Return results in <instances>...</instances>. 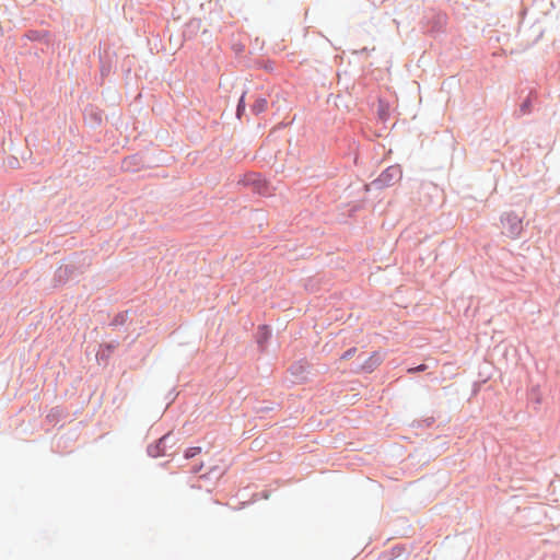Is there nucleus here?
<instances>
[{"mask_svg": "<svg viewBox=\"0 0 560 560\" xmlns=\"http://www.w3.org/2000/svg\"><path fill=\"white\" fill-rule=\"evenodd\" d=\"M523 230L522 220L514 213L502 218V232L510 238H516Z\"/></svg>", "mask_w": 560, "mask_h": 560, "instance_id": "obj_1", "label": "nucleus"}, {"mask_svg": "<svg viewBox=\"0 0 560 560\" xmlns=\"http://www.w3.org/2000/svg\"><path fill=\"white\" fill-rule=\"evenodd\" d=\"M384 360V355L375 351L372 355L362 364L361 369L365 372L374 371Z\"/></svg>", "mask_w": 560, "mask_h": 560, "instance_id": "obj_2", "label": "nucleus"}, {"mask_svg": "<svg viewBox=\"0 0 560 560\" xmlns=\"http://www.w3.org/2000/svg\"><path fill=\"white\" fill-rule=\"evenodd\" d=\"M267 106H268L267 100L264 97H260L255 101L252 109L255 114H260L267 109Z\"/></svg>", "mask_w": 560, "mask_h": 560, "instance_id": "obj_3", "label": "nucleus"}, {"mask_svg": "<svg viewBox=\"0 0 560 560\" xmlns=\"http://www.w3.org/2000/svg\"><path fill=\"white\" fill-rule=\"evenodd\" d=\"M201 452V447L199 446H196V447H189L186 452H185V458H192L195 456H197L198 454H200Z\"/></svg>", "mask_w": 560, "mask_h": 560, "instance_id": "obj_4", "label": "nucleus"}, {"mask_svg": "<svg viewBox=\"0 0 560 560\" xmlns=\"http://www.w3.org/2000/svg\"><path fill=\"white\" fill-rule=\"evenodd\" d=\"M425 370H427V365H425V364H420V365H418V366H416V368H409V369L407 370V372H408L409 374H413V373H417V372H423V371H425Z\"/></svg>", "mask_w": 560, "mask_h": 560, "instance_id": "obj_5", "label": "nucleus"}, {"mask_svg": "<svg viewBox=\"0 0 560 560\" xmlns=\"http://www.w3.org/2000/svg\"><path fill=\"white\" fill-rule=\"evenodd\" d=\"M303 372H304V366L301 363L291 366V373L294 375L302 374Z\"/></svg>", "mask_w": 560, "mask_h": 560, "instance_id": "obj_6", "label": "nucleus"}, {"mask_svg": "<svg viewBox=\"0 0 560 560\" xmlns=\"http://www.w3.org/2000/svg\"><path fill=\"white\" fill-rule=\"evenodd\" d=\"M357 352V348H350L348 349L342 355H341V359L342 360H348L350 359L351 357L354 355V353Z\"/></svg>", "mask_w": 560, "mask_h": 560, "instance_id": "obj_7", "label": "nucleus"}, {"mask_svg": "<svg viewBox=\"0 0 560 560\" xmlns=\"http://www.w3.org/2000/svg\"><path fill=\"white\" fill-rule=\"evenodd\" d=\"M244 97L242 96L241 100H240V103L237 105V116L241 115L242 110H244Z\"/></svg>", "mask_w": 560, "mask_h": 560, "instance_id": "obj_8", "label": "nucleus"}, {"mask_svg": "<svg viewBox=\"0 0 560 560\" xmlns=\"http://www.w3.org/2000/svg\"><path fill=\"white\" fill-rule=\"evenodd\" d=\"M397 173H399L397 168H395V167H389V168H388V170L383 174V176H387V175H388V176H389V175L392 176L393 174H397Z\"/></svg>", "mask_w": 560, "mask_h": 560, "instance_id": "obj_9", "label": "nucleus"}, {"mask_svg": "<svg viewBox=\"0 0 560 560\" xmlns=\"http://www.w3.org/2000/svg\"><path fill=\"white\" fill-rule=\"evenodd\" d=\"M165 440H166V436H163V438L160 440V443H163Z\"/></svg>", "mask_w": 560, "mask_h": 560, "instance_id": "obj_10", "label": "nucleus"}]
</instances>
